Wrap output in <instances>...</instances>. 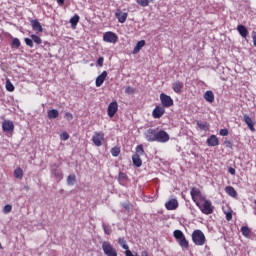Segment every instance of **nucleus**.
Masks as SVG:
<instances>
[{"mask_svg": "<svg viewBox=\"0 0 256 256\" xmlns=\"http://www.w3.org/2000/svg\"><path fill=\"white\" fill-rule=\"evenodd\" d=\"M192 241L194 245L202 247L207 243V239L205 238V234L201 230H194L192 233Z\"/></svg>", "mask_w": 256, "mask_h": 256, "instance_id": "f257e3e1", "label": "nucleus"}, {"mask_svg": "<svg viewBox=\"0 0 256 256\" xmlns=\"http://www.w3.org/2000/svg\"><path fill=\"white\" fill-rule=\"evenodd\" d=\"M199 209L201 210L204 215H211L213 213V210L215 207H213V204L211 203V200H204L203 205L199 203Z\"/></svg>", "mask_w": 256, "mask_h": 256, "instance_id": "f03ea898", "label": "nucleus"}, {"mask_svg": "<svg viewBox=\"0 0 256 256\" xmlns=\"http://www.w3.org/2000/svg\"><path fill=\"white\" fill-rule=\"evenodd\" d=\"M102 251L106 256H117V250L107 241L102 243Z\"/></svg>", "mask_w": 256, "mask_h": 256, "instance_id": "7ed1b4c3", "label": "nucleus"}, {"mask_svg": "<svg viewBox=\"0 0 256 256\" xmlns=\"http://www.w3.org/2000/svg\"><path fill=\"white\" fill-rule=\"evenodd\" d=\"M160 101H161V105L164 109L165 108L169 109V107H173V104H174L173 98H171V96H169L165 93L160 94Z\"/></svg>", "mask_w": 256, "mask_h": 256, "instance_id": "20e7f679", "label": "nucleus"}, {"mask_svg": "<svg viewBox=\"0 0 256 256\" xmlns=\"http://www.w3.org/2000/svg\"><path fill=\"white\" fill-rule=\"evenodd\" d=\"M157 130L158 128H149L145 133L144 137L148 143H155L157 141Z\"/></svg>", "mask_w": 256, "mask_h": 256, "instance_id": "39448f33", "label": "nucleus"}, {"mask_svg": "<svg viewBox=\"0 0 256 256\" xmlns=\"http://www.w3.org/2000/svg\"><path fill=\"white\" fill-rule=\"evenodd\" d=\"M2 130L4 133L8 135H13V131H15V124L11 120L2 121Z\"/></svg>", "mask_w": 256, "mask_h": 256, "instance_id": "423d86ee", "label": "nucleus"}, {"mask_svg": "<svg viewBox=\"0 0 256 256\" xmlns=\"http://www.w3.org/2000/svg\"><path fill=\"white\" fill-rule=\"evenodd\" d=\"M171 137L169 136V133H167L165 130H157L156 134V142L157 143H167Z\"/></svg>", "mask_w": 256, "mask_h": 256, "instance_id": "0eeeda50", "label": "nucleus"}, {"mask_svg": "<svg viewBox=\"0 0 256 256\" xmlns=\"http://www.w3.org/2000/svg\"><path fill=\"white\" fill-rule=\"evenodd\" d=\"M103 41H105V43L115 44L119 41V36H117V34L115 32L108 31V32L104 33Z\"/></svg>", "mask_w": 256, "mask_h": 256, "instance_id": "6e6552de", "label": "nucleus"}, {"mask_svg": "<svg viewBox=\"0 0 256 256\" xmlns=\"http://www.w3.org/2000/svg\"><path fill=\"white\" fill-rule=\"evenodd\" d=\"M104 139L105 134L103 132H95L94 136L92 137V141L96 147H101Z\"/></svg>", "mask_w": 256, "mask_h": 256, "instance_id": "1a4fd4ad", "label": "nucleus"}, {"mask_svg": "<svg viewBox=\"0 0 256 256\" xmlns=\"http://www.w3.org/2000/svg\"><path fill=\"white\" fill-rule=\"evenodd\" d=\"M119 109V104H117V101H113L108 105V117H115V113H117Z\"/></svg>", "mask_w": 256, "mask_h": 256, "instance_id": "9d476101", "label": "nucleus"}, {"mask_svg": "<svg viewBox=\"0 0 256 256\" xmlns=\"http://www.w3.org/2000/svg\"><path fill=\"white\" fill-rule=\"evenodd\" d=\"M51 173L57 181H61V179H63V172L59 169V165L53 164Z\"/></svg>", "mask_w": 256, "mask_h": 256, "instance_id": "9b49d317", "label": "nucleus"}, {"mask_svg": "<svg viewBox=\"0 0 256 256\" xmlns=\"http://www.w3.org/2000/svg\"><path fill=\"white\" fill-rule=\"evenodd\" d=\"M165 115V108L163 106H156L152 111L154 119H161Z\"/></svg>", "mask_w": 256, "mask_h": 256, "instance_id": "f8f14e48", "label": "nucleus"}, {"mask_svg": "<svg viewBox=\"0 0 256 256\" xmlns=\"http://www.w3.org/2000/svg\"><path fill=\"white\" fill-rule=\"evenodd\" d=\"M165 207L167 211H175V209L179 207V202L177 201V199H170L165 203Z\"/></svg>", "mask_w": 256, "mask_h": 256, "instance_id": "ddd939ff", "label": "nucleus"}, {"mask_svg": "<svg viewBox=\"0 0 256 256\" xmlns=\"http://www.w3.org/2000/svg\"><path fill=\"white\" fill-rule=\"evenodd\" d=\"M30 25H31L33 31H36V33H43V26H41V23L39 22V20L31 19L30 20Z\"/></svg>", "mask_w": 256, "mask_h": 256, "instance_id": "4468645a", "label": "nucleus"}, {"mask_svg": "<svg viewBox=\"0 0 256 256\" xmlns=\"http://www.w3.org/2000/svg\"><path fill=\"white\" fill-rule=\"evenodd\" d=\"M190 195L194 203H196L197 207H199V202L197 201V197H201V190H199V188L192 187L190 191Z\"/></svg>", "mask_w": 256, "mask_h": 256, "instance_id": "2eb2a0df", "label": "nucleus"}, {"mask_svg": "<svg viewBox=\"0 0 256 256\" xmlns=\"http://www.w3.org/2000/svg\"><path fill=\"white\" fill-rule=\"evenodd\" d=\"M206 143L208 147H217L219 145V138L215 134H212L207 140Z\"/></svg>", "mask_w": 256, "mask_h": 256, "instance_id": "dca6fc26", "label": "nucleus"}, {"mask_svg": "<svg viewBox=\"0 0 256 256\" xmlns=\"http://www.w3.org/2000/svg\"><path fill=\"white\" fill-rule=\"evenodd\" d=\"M243 121H244V123H246V125H247L248 129H250V131H255V123H253V119H251L249 117V115L244 114Z\"/></svg>", "mask_w": 256, "mask_h": 256, "instance_id": "f3484780", "label": "nucleus"}, {"mask_svg": "<svg viewBox=\"0 0 256 256\" xmlns=\"http://www.w3.org/2000/svg\"><path fill=\"white\" fill-rule=\"evenodd\" d=\"M107 71H103L97 78H96V87H101L103 83H105V79H107Z\"/></svg>", "mask_w": 256, "mask_h": 256, "instance_id": "a211bd4d", "label": "nucleus"}, {"mask_svg": "<svg viewBox=\"0 0 256 256\" xmlns=\"http://www.w3.org/2000/svg\"><path fill=\"white\" fill-rule=\"evenodd\" d=\"M237 31L239 35H241V37H243L244 39H247V35H249V30H247V27H245V25H242V24L238 25Z\"/></svg>", "mask_w": 256, "mask_h": 256, "instance_id": "6ab92c4d", "label": "nucleus"}, {"mask_svg": "<svg viewBox=\"0 0 256 256\" xmlns=\"http://www.w3.org/2000/svg\"><path fill=\"white\" fill-rule=\"evenodd\" d=\"M115 17L118 19L119 23H125V21H127L128 14L127 12L118 11L115 13Z\"/></svg>", "mask_w": 256, "mask_h": 256, "instance_id": "aec40b11", "label": "nucleus"}, {"mask_svg": "<svg viewBox=\"0 0 256 256\" xmlns=\"http://www.w3.org/2000/svg\"><path fill=\"white\" fill-rule=\"evenodd\" d=\"M204 99L207 103H213L215 101V94H213V91L208 90L204 93Z\"/></svg>", "mask_w": 256, "mask_h": 256, "instance_id": "412c9836", "label": "nucleus"}, {"mask_svg": "<svg viewBox=\"0 0 256 256\" xmlns=\"http://www.w3.org/2000/svg\"><path fill=\"white\" fill-rule=\"evenodd\" d=\"M145 40H140L137 42L136 46L133 49V55H137V53H139V51H141V49H143V47H145Z\"/></svg>", "mask_w": 256, "mask_h": 256, "instance_id": "4be33fe9", "label": "nucleus"}, {"mask_svg": "<svg viewBox=\"0 0 256 256\" xmlns=\"http://www.w3.org/2000/svg\"><path fill=\"white\" fill-rule=\"evenodd\" d=\"M132 161L135 167H141V165H143V161L141 160V156H139V154H134L132 156Z\"/></svg>", "mask_w": 256, "mask_h": 256, "instance_id": "5701e85b", "label": "nucleus"}, {"mask_svg": "<svg viewBox=\"0 0 256 256\" xmlns=\"http://www.w3.org/2000/svg\"><path fill=\"white\" fill-rule=\"evenodd\" d=\"M47 117H48V119H51V120L57 119V117H59V110H57V109L48 110Z\"/></svg>", "mask_w": 256, "mask_h": 256, "instance_id": "b1692460", "label": "nucleus"}, {"mask_svg": "<svg viewBox=\"0 0 256 256\" xmlns=\"http://www.w3.org/2000/svg\"><path fill=\"white\" fill-rule=\"evenodd\" d=\"M197 127H199V129H200L201 131H209L210 125H209V123H207V122H203V121H201V120H198V121H197Z\"/></svg>", "mask_w": 256, "mask_h": 256, "instance_id": "393cba45", "label": "nucleus"}, {"mask_svg": "<svg viewBox=\"0 0 256 256\" xmlns=\"http://www.w3.org/2000/svg\"><path fill=\"white\" fill-rule=\"evenodd\" d=\"M177 241L182 249H189V241H187V238H185V236L178 239Z\"/></svg>", "mask_w": 256, "mask_h": 256, "instance_id": "a878e982", "label": "nucleus"}, {"mask_svg": "<svg viewBox=\"0 0 256 256\" xmlns=\"http://www.w3.org/2000/svg\"><path fill=\"white\" fill-rule=\"evenodd\" d=\"M79 19H80V17L77 14H75L70 19V25H71L72 29H76L77 28V24L79 23Z\"/></svg>", "mask_w": 256, "mask_h": 256, "instance_id": "bb28decb", "label": "nucleus"}, {"mask_svg": "<svg viewBox=\"0 0 256 256\" xmlns=\"http://www.w3.org/2000/svg\"><path fill=\"white\" fill-rule=\"evenodd\" d=\"M172 89L174 93H181V89H183V83L177 81L173 84Z\"/></svg>", "mask_w": 256, "mask_h": 256, "instance_id": "cd10ccee", "label": "nucleus"}, {"mask_svg": "<svg viewBox=\"0 0 256 256\" xmlns=\"http://www.w3.org/2000/svg\"><path fill=\"white\" fill-rule=\"evenodd\" d=\"M225 192L230 196V197H235L237 195V191L233 186H226L225 187Z\"/></svg>", "mask_w": 256, "mask_h": 256, "instance_id": "c85d7f7f", "label": "nucleus"}, {"mask_svg": "<svg viewBox=\"0 0 256 256\" xmlns=\"http://www.w3.org/2000/svg\"><path fill=\"white\" fill-rule=\"evenodd\" d=\"M240 231H241V233H242V235L244 236V237H249V235H251V230L249 229V227L248 226H242L241 227V229H240Z\"/></svg>", "mask_w": 256, "mask_h": 256, "instance_id": "c756f323", "label": "nucleus"}, {"mask_svg": "<svg viewBox=\"0 0 256 256\" xmlns=\"http://www.w3.org/2000/svg\"><path fill=\"white\" fill-rule=\"evenodd\" d=\"M12 49H19L21 47V41L19 38H14L11 43Z\"/></svg>", "mask_w": 256, "mask_h": 256, "instance_id": "7c9ffc66", "label": "nucleus"}, {"mask_svg": "<svg viewBox=\"0 0 256 256\" xmlns=\"http://www.w3.org/2000/svg\"><path fill=\"white\" fill-rule=\"evenodd\" d=\"M6 91H9L10 93H13L15 91V86L13 83H11V80L7 79L6 80Z\"/></svg>", "mask_w": 256, "mask_h": 256, "instance_id": "2f4dec72", "label": "nucleus"}, {"mask_svg": "<svg viewBox=\"0 0 256 256\" xmlns=\"http://www.w3.org/2000/svg\"><path fill=\"white\" fill-rule=\"evenodd\" d=\"M110 152H111L112 157H119V155L121 154V148L113 147V148H111Z\"/></svg>", "mask_w": 256, "mask_h": 256, "instance_id": "473e14b6", "label": "nucleus"}, {"mask_svg": "<svg viewBox=\"0 0 256 256\" xmlns=\"http://www.w3.org/2000/svg\"><path fill=\"white\" fill-rule=\"evenodd\" d=\"M30 37L32 39V42L36 43V45H41V43H43V40L41 39V37H39L35 34H32Z\"/></svg>", "mask_w": 256, "mask_h": 256, "instance_id": "72a5a7b5", "label": "nucleus"}, {"mask_svg": "<svg viewBox=\"0 0 256 256\" xmlns=\"http://www.w3.org/2000/svg\"><path fill=\"white\" fill-rule=\"evenodd\" d=\"M173 235H174V238L176 239V241H178L179 239H182V237L185 236V234L181 230H175L173 232Z\"/></svg>", "mask_w": 256, "mask_h": 256, "instance_id": "f704fd0d", "label": "nucleus"}, {"mask_svg": "<svg viewBox=\"0 0 256 256\" xmlns=\"http://www.w3.org/2000/svg\"><path fill=\"white\" fill-rule=\"evenodd\" d=\"M14 176L16 179H23V169L17 168L14 170Z\"/></svg>", "mask_w": 256, "mask_h": 256, "instance_id": "c9c22d12", "label": "nucleus"}, {"mask_svg": "<svg viewBox=\"0 0 256 256\" xmlns=\"http://www.w3.org/2000/svg\"><path fill=\"white\" fill-rule=\"evenodd\" d=\"M102 228L106 235H111V233L113 232V230L111 229V226H109L105 223H102Z\"/></svg>", "mask_w": 256, "mask_h": 256, "instance_id": "e433bc0d", "label": "nucleus"}, {"mask_svg": "<svg viewBox=\"0 0 256 256\" xmlns=\"http://www.w3.org/2000/svg\"><path fill=\"white\" fill-rule=\"evenodd\" d=\"M118 243L122 247V249L127 250L129 248V245H127V242L125 241V238H119Z\"/></svg>", "mask_w": 256, "mask_h": 256, "instance_id": "4c0bfd02", "label": "nucleus"}, {"mask_svg": "<svg viewBox=\"0 0 256 256\" xmlns=\"http://www.w3.org/2000/svg\"><path fill=\"white\" fill-rule=\"evenodd\" d=\"M76 177L75 175H69L67 177V185H75Z\"/></svg>", "mask_w": 256, "mask_h": 256, "instance_id": "58836bf2", "label": "nucleus"}, {"mask_svg": "<svg viewBox=\"0 0 256 256\" xmlns=\"http://www.w3.org/2000/svg\"><path fill=\"white\" fill-rule=\"evenodd\" d=\"M12 209H13V206H11V204H6L3 208V213L7 215L11 213Z\"/></svg>", "mask_w": 256, "mask_h": 256, "instance_id": "ea45409f", "label": "nucleus"}, {"mask_svg": "<svg viewBox=\"0 0 256 256\" xmlns=\"http://www.w3.org/2000/svg\"><path fill=\"white\" fill-rule=\"evenodd\" d=\"M126 95H135V88L131 86H127L125 89Z\"/></svg>", "mask_w": 256, "mask_h": 256, "instance_id": "a19ab883", "label": "nucleus"}, {"mask_svg": "<svg viewBox=\"0 0 256 256\" xmlns=\"http://www.w3.org/2000/svg\"><path fill=\"white\" fill-rule=\"evenodd\" d=\"M145 153V150L143 149V145H138L136 147V155H139V157H141V155H143Z\"/></svg>", "mask_w": 256, "mask_h": 256, "instance_id": "79ce46f5", "label": "nucleus"}, {"mask_svg": "<svg viewBox=\"0 0 256 256\" xmlns=\"http://www.w3.org/2000/svg\"><path fill=\"white\" fill-rule=\"evenodd\" d=\"M121 206L123 207V209H125L126 211H131V203L129 201L127 202H122Z\"/></svg>", "mask_w": 256, "mask_h": 256, "instance_id": "37998d69", "label": "nucleus"}, {"mask_svg": "<svg viewBox=\"0 0 256 256\" xmlns=\"http://www.w3.org/2000/svg\"><path fill=\"white\" fill-rule=\"evenodd\" d=\"M136 3L141 7H147L149 5V0H137Z\"/></svg>", "mask_w": 256, "mask_h": 256, "instance_id": "c03bdc74", "label": "nucleus"}, {"mask_svg": "<svg viewBox=\"0 0 256 256\" xmlns=\"http://www.w3.org/2000/svg\"><path fill=\"white\" fill-rule=\"evenodd\" d=\"M24 41L28 47L33 49V38H25Z\"/></svg>", "mask_w": 256, "mask_h": 256, "instance_id": "a18cd8bd", "label": "nucleus"}, {"mask_svg": "<svg viewBox=\"0 0 256 256\" xmlns=\"http://www.w3.org/2000/svg\"><path fill=\"white\" fill-rule=\"evenodd\" d=\"M219 135L222 137H227V135H229V130H227V128L220 129Z\"/></svg>", "mask_w": 256, "mask_h": 256, "instance_id": "49530a36", "label": "nucleus"}, {"mask_svg": "<svg viewBox=\"0 0 256 256\" xmlns=\"http://www.w3.org/2000/svg\"><path fill=\"white\" fill-rule=\"evenodd\" d=\"M60 139H61V141H67V140L69 139V133L63 132V133L60 135Z\"/></svg>", "mask_w": 256, "mask_h": 256, "instance_id": "de8ad7c7", "label": "nucleus"}, {"mask_svg": "<svg viewBox=\"0 0 256 256\" xmlns=\"http://www.w3.org/2000/svg\"><path fill=\"white\" fill-rule=\"evenodd\" d=\"M224 145L228 148V149H233V142L231 140H225L224 141Z\"/></svg>", "mask_w": 256, "mask_h": 256, "instance_id": "09e8293b", "label": "nucleus"}, {"mask_svg": "<svg viewBox=\"0 0 256 256\" xmlns=\"http://www.w3.org/2000/svg\"><path fill=\"white\" fill-rule=\"evenodd\" d=\"M118 179L119 181H126L127 175L124 172H119Z\"/></svg>", "mask_w": 256, "mask_h": 256, "instance_id": "8fccbe9b", "label": "nucleus"}, {"mask_svg": "<svg viewBox=\"0 0 256 256\" xmlns=\"http://www.w3.org/2000/svg\"><path fill=\"white\" fill-rule=\"evenodd\" d=\"M65 118L67 119V121H73V114H71V112H66Z\"/></svg>", "mask_w": 256, "mask_h": 256, "instance_id": "3c124183", "label": "nucleus"}, {"mask_svg": "<svg viewBox=\"0 0 256 256\" xmlns=\"http://www.w3.org/2000/svg\"><path fill=\"white\" fill-rule=\"evenodd\" d=\"M125 255L126 256H137V252L132 253V251L129 250V248H128L125 250Z\"/></svg>", "mask_w": 256, "mask_h": 256, "instance_id": "603ef678", "label": "nucleus"}, {"mask_svg": "<svg viewBox=\"0 0 256 256\" xmlns=\"http://www.w3.org/2000/svg\"><path fill=\"white\" fill-rule=\"evenodd\" d=\"M105 61V58H103V57H99L98 59H97V65L99 66V67H103V62Z\"/></svg>", "mask_w": 256, "mask_h": 256, "instance_id": "864d4df0", "label": "nucleus"}, {"mask_svg": "<svg viewBox=\"0 0 256 256\" xmlns=\"http://www.w3.org/2000/svg\"><path fill=\"white\" fill-rule=\"evenodd\" d=\"M226 221H231L233 219V213L231 212H226Z\"/></svg>", "mask_w": 256, "mask_h": 256, "instance_id": "5fc2aeb1", "label": "nucleus"}, {"mask_svg": "<svg viewBox=\"0 0 256 256\" xmlns=\"http://www.w3.org/2000/svg\"><path fill=\"white\" fill-rule=\"evenodd\" d=\"M252 39H253V45H254V47H256V32L255 31L252 32Z\"/></svg>", "mask_w": 256, "mask_h": 256, "instance_id": "6e6d98bb", "label": "nucleus"}, {"mask_svg": "<svg viewBox=\"0 0 256 256\" xmlns=\"http://www.w3.org/2000/svg\"><path fill=\"white\" fill-rule=\"evenodd\" d=\"M228 173H230V175H235V173H236L235 168L229 167L228 168Z\"/></svg>", "mask_w": 256, "mask_h": 256, "instance_id": "4d7b16f0", "label": "nucleus"}, {"mask_svg": "<svg viewBox=\"0 0 256 256\" xmlns=\"http://www.w3.org/2000/svg\"><path fill=\"white\" fill-rule=\"evenodd\" d=\"M58 5H65V0H57Z\"/></svg>", "mask_w": 256, "mask_h": 256, "instance_id": "13d9d810", "label": "nucleus"}, {"mask_svg": "<svg viewBox=\"0 0 256 256\" xmlns=\"http://www.w3.org/2000/svg\"><path fill=\"white\" fill-rule=\"evenodd\" d=\"M202 201H207V199H205V197H203V194H201V197H199Z\"/></svg>", "mask_w": 256, "mask_h": 256, "instance_id": "bf43d9fd", "label": "nucleus"}, {"mask_svg": "<svg viewBox=\"0 0 256 256\" xmlns=\"http://www.w3.org/2000/svg\"><path fill=\"white\" fill-rule=\"evenodd\" d=\"M0 249H3V246L1 245V242H0Z\"/></svg>", "mask_w": 256, "mask_h": 256, "instance_id": "052dcab7", "label": "nucleus"}]
</instances>
